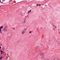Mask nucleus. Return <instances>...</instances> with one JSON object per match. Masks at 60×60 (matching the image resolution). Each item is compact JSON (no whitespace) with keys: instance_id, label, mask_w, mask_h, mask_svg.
<instances>
[{"instance_id":"1a4fd4ad","label":"nucleus","mask_w":60,"mask_h":60,"mask_svg":"<svg viewBox=\"0 0 60 60\" xmlns=\"http://www.w3.org/2000/svg\"><path fill=\"white\" fill-rule=\"evenodd\" d=\"M31 33H32V32L31 31H30L29 32V33H30V34Z\"/></svg>"},{"instance_id":"6ab92c4d","label":"nucleus","mask_w":60,"mask_h":60,"mask_svg":"<svg viewBox=\"0 0 60 60\" xmlns=\"http://www.w3.org/2000/svg\"><path fill=\"white\" fill-rule=\"evenodd\" d=\"M11 0H10V2H11Z\"/></svg>"},{"instance_id":"9d476101","label":"nucleus","mask_w":60,"mask_h":60,"mask_svg":"<svg viewBox=\"0 0 60 60\" xmlns=\"http://www.w3.org/2000/svg\"><path fill=\"white\" fill-rule=\"evenodd\" d=\"M4 49H5L4 48V47H3V50H4Z\"/></svg>"},{"instance_id":"9b49d317","label":"nucleus","mask_w":60,"mask_h":60,"mask_svg":"<svg viewBox=\"0 0 60 60\" xmlns=\"http://www.w3.org/2000/svg\"><path fill=\"white\" fill-rule=\"evenodd\" d=\"M1 47L0 46V49H1ZM0 51H1V50H0Z\"/></svg>"},{"instance_id":"39448f33","label":"nucleus","mask_w":60,"mask_h":60,"mask_svg":"<svg viewBox=\"0 0 60 60\" xmlns=\"http://www.w3.org/2000/svg\"><path fill=\"white\" fill-rule=\"evenodd\" d=\"M26 29H27L26 28H25L24 29V31H26Z\"/></svg>"},{"instance_id":"20e7f679","label":"nucleus","mask_w":60,"mask_h":60,"mask_svg":"<svg viewBox=\"0 0 60 60\" xmlns=\"http://www.w3.org/2000/svg\"><path fill=\"white\" fill-rule=\"evenodd\" d=\"M3 32H2V31H1V30H0V34H3Z\"/></svg>"},{"instance_id":"f03ea898","label":"nucleus","mask_w":60,"mask_h":60,"mask_svg":"<svg viewBox=\"0 0 60 60\" xmlns=\"http://www.w3.org/2000/svg\"><path fill=\"white\" fill-rule=\"evenodd\" d=\"M25 33V30H23V31H22V34H24V33Z\"/></svg>"},{"instance_id":"0eeeda50","label":"nucleus","mask_w":60,"mask_h":60,"mask_svg":"<svg viewBox=\"0 0 60 60\" xmlns=\"http://www.w3.org/2000/svg\"><path fill=\"white\" fill-rule=\"evenodd\" d=\"M3 58V56H1V57L0 58V60H1V59H2Z\"/></svg>"},{"instance_id":"7ed1b4c3","label":"nucleus","mask_w":60,"mask_h":60,"mask_svg":"<svg viewBox=\"0 0 60 60\" xmlns=\"http://www.w3.org/2000/svg\"><path fill=\"white\" fill-rule=\"evenodd\" d=\"M3 26H2L0 27V30H1V29H2V28H3Z\"/></svg>"},{"instance_id":"4468645a","label":"nucleus","mask_w":60,"mask_h":60,"mask_svg":"<svg viewBox=\"0 0 60 60\" xmlns=\"http://www.w3.org/2000/svg\"><path fill=\"white\" fill-rule=\"evenodd\" d=\"M1 2V0H0V3Z\"/></svg>"},{"instance_id":"6e6552de","label":"nucleus","mask_w":60,"mask_h":60,"mask_svg":"<svg viewBox=\"0 0 60 60\" xmlns=\"http://www.w3.org/2000/svg\"><path fill=\"white\" fill-rule=\"evenodd\" d=\"M1 51V54H3V51H2V50Z\"/></svg>"},{"instance_id":"f3484780","label":"nucleus","mask_w":60,"mask_h":60,"mask_svg":"<svg viewBox=\"0 0 60 60\" xmlns=\"http://www.w3.org/2000/svg\"><path fill=\"white\" fill-rule=\"evenodd\" d=\"M39 6H41V4H39Z\"/></svg>"},{"instance_id":"a211bd4d","label":"nucleus","mask_w":60,"mask_h":60,"mask_svg":"<svg viewBox=\"0 0 60 60\" xmlns=\"http://www.w3.org/2000/svg\"><path fill=\"white\" fill-rule=\"evenodd\" d=\"M8 55H9V54H8V55H7V56H8Z\"/></svg>"},{"instance_id":"dca6fc26","label":"nucleus","mask_w":60,"mask_h":60,"mask_svg":"<svg viewBox=\"0 0 60 60\" xmlns=\"http://www.w3.org/2000/svg\"><path fill=\"white\" fill-rule=\"evenodd\" d=\"M37 6H38V4H37Z\"/></svg>"},{"instance_id":"2eb2a0df","label":"nucleus","mask_w":60,"mask_h":60,"mask_svg":"<svg viewBox=\"0 0 60 60\" xmlns=\"http://www.w3.org/2000/svg\"><path fill=\"white\" fill-rule=\"evenodd\" d=\"M7 59H8V58H7L6 59V60H7Z\"/></svg>"},{"instance_id":"f257e3e1","label":"nucleus","mask_w":60,"mask_h":60,"mask_svg":"<svg viewBox=\"0 0 60 60\" xmlns=\"http://www.w3.org/2000/svg\"><path fill=\"white\" fill-rule=\"evenodd\" d=\"M6 29V27L4 29H3V30H4V32H7V30H5V29Z\"/></svg>"},{"instance_id":"ddd939ff","label":"nucleus","mask_w":60,"mask_h":60,"mask_svg":"<svg viewBox=\"0 0 60 60\" xmlns=\"http://www.w3.org/2000/svg\"><path fill=\"white\" fill-rule=\"evenodd\" d=\"M40 55H41V56H42L43 55H41V54H40Z\"/></svg>"},{"instance_id":"aec40b11","label":"nucleus","mask_w":60,"mask_h":60,"mask_svg":"<svg viewBox=\"0 0 60 60\" xmlns=\"http://www.w3.org/2000/svg\"><path fill=\"white\" fill-rule=\"evenodd\" d=\"M38 5V6H39V5Z\"/></svg>"},{"instance_id":"f8f14e48","label":"nucleus","mask_w":60,"mask_h":60,"mask_svg":"<svg viewBox=\"0 0 60 60\" xmlns=\"http://www.w3.org/2000/svg\"><path fill=\"white\" fill-rule=\"evenodd\" d=\"M25 22H26V21H24V23H25Z\"/></svg>"},{"instance_id":"423d86ee","label":"nucleus","mask_w":60,"mask_h":60,"mask_svg":"<svg viewBox=\"0 0 60 60\" xmlns=\"http://www.w3.org/2000/svg\"><path fill=\"white\" fill-rule=\"evenodd\" d=\"M31 12V10H30V11H28V13H29L30 12Z\"/></svg>"}]
</instances>
